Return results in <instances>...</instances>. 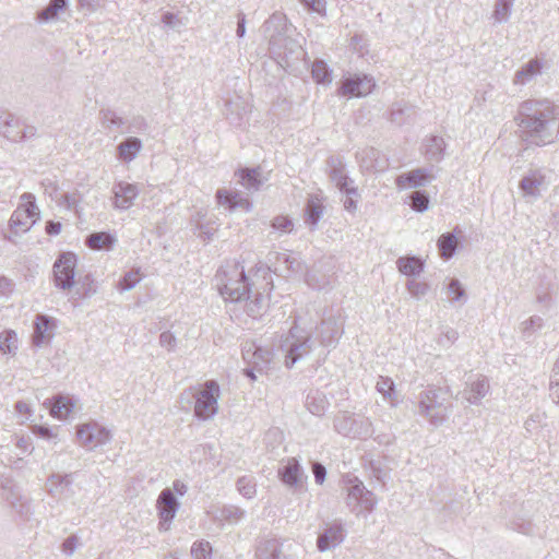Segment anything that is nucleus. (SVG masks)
Listing matches in <instances>:
<instances>
[{
  "instance_id": "1",
  "label": "nucleus",
  "mask_w": 559,
  "mask_h": 559,
  "mask_svg": "<svg viewBox=\"0 0 559 559\" xmlns=\"http://www.w3.org/2000/svg\"><path fill=\"white\" fill-rule=\"evenodd\" d=\"M514 119L528 145H548L559 134V107L548 98L522 102Z\"/></svg>"
},
{
  "instance_id": "2",
  "label": "nucleus",
  "mask_w": 559,
  "mask_h": 559,
  "mask_svg": "<svg viewBox=\"0 0 559 559\" xmlns=\"http://www.w3.org/2000/svg\"><path fill=\"white\" fill-rule=\"evenodd\" d=\"M215 284L225 300L237 302L251 292L250 283L240 263L231 262L222 266L215 275Z\"/></svg>"
},
{
  "instance_id": "3",
  "label": "nucleus",
  "mask_w": 559,
  "mask_h": 559,
  "mask_svg": "<svg viewBox=\"0 0 559 559\" xmlns=\"http://www.w3.org/2000/svg\"><path fill=\"white\" fill-rule=\"evenodd\" d=\"M219 385L214 380H209L198 386L183 390L180 401L188 405L193 403L194 415L201 420L213 418L218 411Z\"/></svg>"
},
{
  "instance_id": "4",
  "label": "nucleus",
  "mask_w": 559,
  "mask_h": 559,
  "mask_svg": "<svg viewBox=\"0 0 559 559\" xmlns=\"http://www.w3.org/2000/svg\"><path fill=\"white\" fill-rule=\"evenodd\" d=\"M344 484L345 503L357 518L369 514L376 509L378 504L377 496L358 477L347 475L344 478Z\"/></svg>"
},
{
  "instance_id": "5",
  "label": "nucleus",
  "mask_w": 559,
  "mask_h": 559,
  "mask_svg": "<svg viewBox=\"0 0 559 559\" xmlns=\"http://www.w3.org/2000/svg\"><path fill=\"white\" fill-rule=\"evenodd\" d=\"M445 392L441 388L429 386L418 394V414L432 426H441L449 413Z\"/></svg>"
},
{
  "instance_id": "6",
  "label": "nucleus",
  "mask_w": 559,
  "mask_h": 559,
  "mask_svg": "<svg viewBox=\"0 0 559 559\" xmlns=\"http://www.w3.org/2000/svg\"><path fill=\"white\" fill-rule=\"evenodd\" d=\"M312 346L313 341L310 332L294 323L281 344V348L285 353V366L293 368L298 360L307 357L311 353Z\"/></svg>"
},
{
  "instance_id": "7",
  "label": "nucleus",
  "mask_w": 559,
  "mask_h": 559,
  "mask_svg": "<svg viewBox=\"0 0 559 559\" xmlns=\"http://www.w3.org/2000/svg\"><path fill=\"white\" fill-rule=\"evenodd\" d=\"M38 218L39 209L35 203V197L25 192L21 195V204L11 215L10 227L15 234L26 233Z\"/></svg>"
},
{
  "instance_id": "8",
  "label": "nucleus",
  "mask_w": 559,
  "mask_h": 559,
  "mask_svg": "<svg viewBox=\"0 0 559 559\" xmlns=\"http://www.w3.org/2000/svg\"><path fill=\"white\" fill-rule=\"evenodd\" d=\"M335 430L353 438H368L372 435V421L365 416H355L348 412L340 413L334 418Z\"/></svg>"
},
{
  "instance_id": "9",
  "label": "nucleus",
  "mask_w": 559,
  "mask_h": 559,
  "mask_svg": "<svg viewBox=\"0 0 559 559\" xmlns=\"http://www.w3.org/2000/svg\"><path fill=\"white\" fill-rule=\"evenodd\" d=\"M549 185L550 180L545 169L531 168L521 178L519 189L527 202H534L543 195Z\"/></svg>"
},
{
  "instance_id": "10",
  "label": "nucleus",
  "mask_w": 559,
  "mask_h": 559,
  "mask_svg": "<svg viewBox=\"0 0 559 559\" xmlns=\"http://www.w3.org/2000/svg\"><path fill=\"white\" fill-rule=\"evenodd\" d=\"M277 476L293 493L306 489L308 476L296 457L283 460L277 468Z\"/></svg>"
},
{
  "instance_id": "11",
  "label": "nucleus",
  "mask_w": 559,
  "mask_h": 559,
  "mask_svg": "<svg viewBox=\"0 0 559 559\" xmlns=\"http://www.w3.org/2000/svg\"><path fill=\"white\" fill-rule=\"evenodd\" d=\"M76 438L82 447L93 450L110 442L112 433L97 421H90L76 427Z\"/></svg>"
},
{
  "instance_id": "12",
  "label": "nucleus",
  "mask_w": 559,
  "mask_h": 559,
  "mask_svg": "<svg viewBox=\"0 0 559 559\" xmlns=\"http://www.w3.org/2000/svg\"><path fill=\"white\" fill-rule=\"evenodd\" d=\"M346 538V527L341 519L323 523L322 530L317 538V548L325 552L337 548Z\"/></svg>"
},
{
  "instance_id": "13",
  "label": "nucleus",
  "mask_w": 559,
  "mask_h": 559,
  "mask_svg": "<svg viewBox=\"0 0 559 559\" xmlns=\"http://www.w3.org/2000/svg\"><path fill=\"white\" fill-rule=\"evenodd\" d=\"M76 255L63 252L53 264L55 285L63 290L70 289L74 284Z\"/></svg>"
},
{
  "instance_id": "14",
  "label": "nucleus",
  "mask_w": 559,
  "mask_h": 559,
  "mask_svg": "<svg viewBox=\"0 0 559 559\" xmlns=\"http://www.w3.org/2000/svg\"><path fill=\"white\" fill-rule=\"evenodd\" d=\"M179 506V501L171 488H165L160 491L156 501V509L159 518V531L166 532L169 530L170 523L174 520Z\"/></svg>"
},
{
  "instance_id": "15",
  "label": "nucleus",
  "mask_w": 559,
  "mask_h": 559,
  "mask_svg": "<svg viewBox=\"0 0 559 559\" xmlns=\"http://www.w3.org/2000/svg\"><path fill=\"white\" fill-rule=\"evenodd\" d=\"M330 179L345 194L359 197L358 189L353 186V180L345 173V165L340 157L331 156L328 159Z\"/></svg>"
},
{
  "instance_id": "16",
  "label": "nucleus",
  "mask_w": 559,
  "mask_h": 559,
  "mask_svg": "<svg viewBox=\"0 0 559 559\" xmlns=\"http://www.w3.org/2000/svg\"><path fill=\"white\" fill-rule=\"evenodd\" d=\"M112 206L116 210L126 211L133 204L140 194L139 186L127 181H118L112 186Z\"/></svg>"
},
{
  "instance_id": "17",
  "label": "nucleus",
  "mask_w": 559,
  "mask_h": 559,
  "mask_svg": "<svg viewBox=\"0 0 559 559\" xmlns=\"http://www.w3.org/2000/svg\"><path fill=\"white\" fill-rule=\"evenodd\" d=\"M376 83L373 78L366 74H355L354 76L346 78L341 86V94L364 97L372 92Z\"/></svg>"
},
{
  "instance_id": "18",
  "label": "nucleus",
  "mask_w": 559,
  "mask_h": 559,
  "mask_svg": "<svg viewBox=\"0 0 559 559\" xmlns=\"http://www.w3.org/2000/svg\"><path fill=\"white\" fill-rule=\"evenodd\" d=\"M215 197L217 203L230 212L240 209L248 213L252 210L250 200L239 191L218 189Z\"/></svg>"
},
{
  "instance_id": "19",
  "label": "nucleus",
  "mask_w": 559,
  "mask_h": 559,
  "mask_svg": "<svg viewBox=\"0 0 559 559\" xmlns=\"http://www.w3.org/2000/svg\"><path fill=\"white\" fill-rule=\"evenodd\" d=\"M490 384L487 377L477 374L474 380L466 382L462 394L464 400L471 405H478L480 401L489 393Z\"/></svg>"
},
{
  "instance_id": "20",
  "label": "nucleus",
  "mask_w": 559,
  "mask_h": 559,
  "mask_svg": "<svg viewBox=\"0 0 559 559\" xmlns=\"http://www.w3.org/2000/svg\"><path fill=\"white\" fill-rule=\"evenodd\" d=\"M433 178L435 176L429 169L416 168L397 176L395 185L401 190L408 188H419L424 187L427 182H430Z\"/></svg>"
},
{
  "instance_id": "21",
  "label": "nucleus",
  "mask_w": 559,
  "mask_h": 559,
  "mask_svg": "<svg viewBox=\"0 0 559 559\" xmlns=\"http://www.w3.org/2000/svg\"><path fill=\"white\" fill-rule=\"evenodd\" d=\"M55 321L45 314H37L34 321L33 345L41 347L53 337Z\"/></svg>"
},
{
  "instance_id": "22",
  "label": "nucleus",
  "mask_w": 559,
  "mask_h": 559,
  "mask_svg": "<svg viewBox=\"0 0 559 559\" xmlns=\"http://www.w3.org/2000/svg\"><path fill=\"white\" fill-rule=\"evenodd\" d=\"M284 544L277 539L261 540L255 550L257 559H296L295 555H283Z\"/></svg>"
},
{
  "instance_id": "23",
  "label": "nucleus",
  "mask_w": 559,
  "mask_h": 559,
  "mask_svg": "<svg viewBox=\"0 0 559 559\" xmlns=\"http://www.w3.org/2000/svg\"><path fill=\"white\" fill-rule=\"evenodd\" d=\"M23 122L13 114L0 110V133L11 142H20V128Z\"/></svg>"
},
{
  "instance_id": "24",
  "label": "nucleus",
  "mask_w": 559,
  "mask_h": 559,
  "mask_svg": "<svg viewBox=\"0 0 559 559\" xmlns=\"http://www.w3.org/2000/svg\"><path fill=\"white\" fill-rule=\"evenodd\" d=\"M542 69L543 63L539 59H531L520 70L515 72L513 78V84L525 85L532 82L537 75L542 73Z\"/></svg>"
},
{
  "instance_id": "25",
  "label": "nucleus",
  "mask_w": 559,
  "mask_h": 559,
  "mask_svg": "<svg viewBox=\"0 0 559 559\" xmlns=\"http://www.w3.org/2000/svg\"><path fill=\"white\" fill-rule=\"evenodd\" d=\"M343 333L335 318L323 320L320 329V342L323 346H331L337 343Z\"/></svg>"
},
{
  "instance_id": "26",
  "label": "nucleus",
  "mask_w": 559,
  "mask_h": 559,
  "mask_svg": "<svg viewBox=\"0 0 559 559\" xmlns=\"http://www.w3.org/2000/svg\"><path fill=\"white\" fill-rule=\"evenodd\" d=\"M71 486V474L52 473L46 481L47 492L52 497L62 496Z\"/></svg>"
},
{
  "instance_id": "27",
  "label": "nucleus",
  "mask_w": 559,
  "mask_h": 559,
  "mask_svg": "<svg viewBox=\"0 0 559 559\" xmlns=\"http://www.w3.org/2000/svg\"><path fill=\"white\" fill-rule=\"evenodd\" d=\"M142 146V141L139 138H127L117 146V156L120 160L130 163L139 155Z\"/></svg>"
},
{
  "instance_id": "28",
  "label": "nucleus",
  "mask_w": 559,
  "mask_h": 559,
  "mask_svg": "<svg viewBox=\"0 0 559 559\" xmlns=\"http://www.w3.org/2000/svg\"><path fill=\"white\" fill-rule=\"evenodd\" d=\"M117 239L114 235L99 231L88 235L85 239V245L92 250H111Z\"/></svg>"
},
{
  "instance_id": "29",
  "label": "nucleus",
  "mask_w": 559,
  "mask_h": 559,
  "mask_svg": "<svg viewBox=\"0 0 559 559\" xmlns=\"http://www.w3.org/2000/svg\"><path fill=\"white\" fill-rule=\"evenodd\" d=\"M20 347V340L14 330L8 329L0 332V353L14 357Z\"/></svg>"
},
{
  "instance_id": "30",
  "label": "nucleus",
  "mask_w": 559,
  "mask_h": 559,
  "mask_svg": "<svg viewBox=\"0 0 559 559\" xmlns=\"http://www.w3.org/2000/svg\"><path fill=\"white\" fill-rule=\"evenodd\" d=\"M247 302H246V312L248 316L252 318H258L262 316V313L265 311L267 307V299L264 295L257 292L253 297L251 298L250 293H248L247 296H245Z\"/></svg>"
},
{
  "instance_id": "31",
  "label": "nucleus",
  "mask_w": 559,
  "mask_h": 559,
  "mask_svg": "<svg viewBox=\"0 0 559 559\" xmlns=\"http://www.w3.org/2000/svg\"><path fill=\"white\" fill-rule=\"evenodd\" d=\"M323 210L322 201L318 197H310L305 209L306 223L314 228L323 215Z\"/></svg>"
},
{
  "instance_id": "32",
  "label": "nucleus",
  "mask_w": 559,
  "mask_h": 559,
  "mask_svg": "<svg viewBox=\"0 0 559 559\" xmlns=\"http://www.w3.org/2000/svg\"><path fill=\"white\" fill-rule=\"evenodd\" d=\"M239 183L247 189L249 192H255L262 186L261 174L259 169H241L239 171Z\"/></svg>"
},
{
  "instance_id": "33",
  "label": "nucleus",
  "mask_w": 559,
  "mask_h": 559,
  "mask_svg": "<svg viewBox=\"0 0 559 559\" xmlns=\"http://www.w3.org/2000/svg\"><path fill=\"white\" fill-rule=\"evenodd\" d=\"M74 404L69 396L58 395L53 397L50 415L58 419H66L73 412Z\"/></svg>"
},
{
  "instance_id": "34",
  "label": "nucleus",
  "mask_w": 559,
  "mask_h": 559,
  "mask_svg": "<svg viewBox=\"0 0 559 559\" xmlns=\"http://www.w3.org/2000/svg\"><path fill=\"white\" fill-rule=\"evenodd\" d=\"M376 390L383 396L384 400L390 402L392 407L397 405L395 384L391 378L379 376L376 383Z\"/></svg>"
},
{
  "instance_id": "35",
  "label": "nucleus",
  "mask_w": 559,
  "mask_h": 559,
  "mask_svg": "<svg viewBox=\"0 0 559 559\" xmlns=\"http://www.w3.org/2000/svg\"><path fill=\"white\" fill-rule=\"evenodd\" d=\"M445 142L443 138L431 135L427 139L425 154L428 159L440 162L443 158Z\"/></svg>"
},
{
  "instance_id": "36",
  "label": "nucleus",
  "mask_w": 559,
  "mask_h": 559,
  "mask_svg": "<svg viewBox=\"0 0 559 559\" xmlns=\"http://www.w3.org/2000/svg\"><path fill=\"white\" fill-rule=\"evenodd\" d=\"M399 271L407 276L418 275L424 270V263L417 257L400 258L396 261Z\"/></svg>"
},
{
  "instance_id": "37",
  "label": "nucleus",
  "mask_w": 559,
  "mask_h": 559,
  "mask_svg": "<svg viewBox=\"0 0 559 559\" xmlns=\"http://www.w3.org/2000/svg\"><path fill=\"white\" fill-rule=\"evenodd\" d=\"M457 238L451 233L443 234L439 237L437 246L441 258L444 260L451 259L457 248Z\"/></svg>"
},
{
  "instance_id": "38",
  "label": "nucleus",
  "mask_w": 559,
  "mask_h": 559,
  "mask_svg": "<svg viewBox=\"0 0 559 559\" xmlns=\"http://www.w3.org/2000/svg\"><path fill=\"white\" fill-rule=\"evenodd\" d=\"M275 272H297L300 270L299 261L287 253H275Z\"/></svg>"
},
{
  "instance_id": "39",
  "label": "nucleus",
  "mask_w": 559,
  "mask_h": 559,
  "mask_svg": "<svg viewBox=\"0 0 559 559\" xmlns=\"http://www.w3.org/2000/svg\"><path fill=\"white\" fill-rule=\"evenodd\" d=\"M311 74L313 80L320 84H330L332 82V71L322 60H317L312 64Z\"/></svg>"
},
{
  "instance_id": "40",
  "label": "nucleus",
  "mask_w": 559,
  "mask_h": 559,
  "mask_svg": "<svg viewBox=\"0 0 559 559\" xmlns=\"http://www.w3.org/2000/svg\"><path fill=\"white\" fill-rule=\"evenodd\" d=\"M544 320L539 316H532L519 324V331L523 338H530L537 330L542 329Z\"/></svg>"
},
{
  "instance_id": "41",
  "label": "nucleus",
  "mask_w": 559,
  "mask_h": 559,
  "mask_svg": "<svg viewBox=\"0 0 559 559\" xmlns=\"http://www.w3.org/2000/svg\"><path fill=\"white\" fill-rule=\"evenodd\" d=\"M67 5L68 0H50L48 5L39 12L38 19L40 21L53 20Z\"/></svg>"
},
{
  "instance_id": "42",
  "label": "nucleus",
  "mask_w": 559,
  "mask_h": 559,
  "mask_svg": "<svg viewBox=\"0 0 559 559\" xmlns=\"http://www.w3.org/2000/svg\"><path fill=\"white\" fill-rule=\"evenodd\" d=\"M378 156L379 152L373 147H367L357 153V158L359 159L361 167L367 170L378 169V166L374 163Z\"/></svg>"
},
{
  "instance_id": "43",
  "label": "nucleus",
  "mask_w": 559,
  "mask_h": 559,
  "mask_svg": "<svg viewBox=\"0 0 559 559\" xmlns=\"http://www.w3.org/2000/svg\"><path fill=\"white\" fill-rule=\"evenodd\" d=\"M245 510L236 506H225L219 512V520L236 524L245 518Z\"/></svg>"
},
{
  "instance_id": "44",
  "label": "nucleus",
  "mask_w": 559,
  "mask_h": 559,
  "mask_svg": "<svg viewBox=\"0 0 559 559\" xmlns=\"http://www.w3.org/2000/svg\"><path fill=\"white\" fill-rule=\"evenodd\" d=\"M409 205L416 212H425L429 207V195L425 191H414L409 194Z\"/></svg>"
},
{
  "instance_id": "45",
  "label": "nucleus",
  "mask_w": 559,
  "mask_h": 559,
  "mask_svg": "<svg viewBox=\"0 0 559 559\" xmlns=\"http://www.w3.org/2000/svg\"><path fill=\"white\" fill-rule=\"evenodd\" d=\"M445 293L451 302L460 301L461 299H466L465 289L463 288L461 282L456 278H452L448 286L445 287Z\"/></svg>"
},
{
  "instance_id": "46",
  "label": "nucleus",
  "mask_w": 559,
  "mask_h": 559,
  "mask_svg": "<svg viewBox=\"0 0 559 559\" xmlns=\"http://www.w3.org/2000/svg\"><path fill=\"white\" fill-rule=\"evenodd\" d=\"M141 278L142 275L140 273V269H133L126 273L124 276L119 281L118 287L121 292L130 290L135 287Z\"/></svg>"
},
{
  "instance_id": "47",
  "label": "nucleus",
  "mask_w": 559,
  "mask_h": 559,
  "mask_svg": "<svg viewBox=\"0 0 559 559\" xmlns=\"http://www.w3.org/2000/svg\"><path fill=\"white\" fill-rule=\"evenodd\" d=\"M204 216V213L198 212L195 217L193 218V222L195 224L197 229L199 230L200 237L210 240L214 236L216 228L210 223H202Z\"/></svg>"
},
{
  "instance_id": "48",
  "label": "nucleus",
  "mask_w": 559,
  "mask_h": 559,
  "mask_svg": "<svg viewBox=\"0 0 559 559\" xmlns=\"http://www.w3.org/2000/svg\"><path fill=\"white\" fill-rule=\"evenodd\" d=\"M257 485L253 478L250 477H240L237 480V489L238 491L247 499H252L257 493Z\"/></svg>"
},
{
  "instance_id": "49",
  "label": "nucleus",
  "mask_w": 559,
  "mask_h": 559,
  "mask_svg": "<svg viewBox=\"0 0 559 559\" xmlns=\"http://www.w3.org/2000/svg\"><path fill=\"white\" fill-rule=\"evenodd\" d=\"M271 227L282 234H289L294 229L293 221L285 215H277L271 221Z\"/></svg>"
},
{
  "instance_id": "50",
  "label": "nucleus",
  "mask_w": 559,
  "mask_h": 559,
  "mask_svg": "<svg viewBox=\"0 0 559 559\" xmlns=\"http://www.w3.org/2000/svg\"><path fill=\"white\" fill-rule=\"evenodd\" d=\"M212 552L211 544L206 540L193 543L191 547V556L194 559H209Z\"/></svg>"
},
{
  "instance_id": "51",
  "label": "nucleus",
  "mask_w": 559,
  "mask_h": 559,
  "mask_svg": "<svg viewBox=\"0 0 559 559\" xmlns=\"http://www.w3.org/2000/svg\"><path fill=\"white\" fill-rule=\"evenodd\" d=\"M406 287L409 294L417 299L424 297L429 290V285L426 282H419L416 280H409Z\"/></svg>"
},
{
  "instance_id": "52",
  "label": "nucleus",
  "mask_w": 559,
  "mask_h": 559,
  "mask_svg": "<svg viewBox=\"0 0 559 559\" xmlns=\"http://www.w3.org/2000/svg\"><path fill=\"white\" fill-rule=\"evenodd\" d=\"M512 5L496 1L492 19L496 23H506L511 14Z\"/></svg>"
},
{
  "instance_id": "53",
  "label": "nucleus",
  "mask_w": 559,
  "mask_h": 559,
  "mask_svg": "<svg viewBox=\"0 0 559 559\" xmlns=\"http://www.w3.org/2000/svg\"><path fill=\"white\" fill-rule=\"evenodd\" d=\"M158 343L168 353H173L177 348L178 341L173 332L164 331L159 334Z\"/></svg>"
},
{
  "instance_id": "54",
  "label": "nucleus",
  "mask_w": 559,
  "mask_h": 559,
  "mask_svg": "<svg viewBox=\"0 0 559 559\" xmlns=\"http://www.w3.org/2000/svg\"><path fill=\"white\" fill-rule=\"evenodd\" d=\"M32 432L43 439L52 440L55 443L59 442L58 432L56 429L46 426L34 425L32 427Z\"/></svg>"
},
{
  "instance_id": "55",
  "label": "nucleus",
  "mask_w": 559,
  "mask_h": 559,
  "mask_svg": "<svg viewBox=\"0 0 559 559\" xmlns=\"http://www.w3.org/2000/svg\"><path fill=\"white\" fill-rule=\"evenodd\" d=\"M459 338V333L455 329L453 328H445L439 338H438V344L443 346V347H449L451 346L452 344H454L456 342V340Z\"/></svg>"
},
{
  "instance_id": "56",
  "label": "nucleus",
  "mask_w": 559,
  "mask_h": 559,
  "mask_svg": "<svg viewBox=\"0 0 559 559\" xmlns=\"http://www.w3.org/2000/svg\"><path fill=\"white\" fill-rule=\"evenodd\" d=\"M80 545L79 536L72 534L63 540L61 544V550L66 556L71 557Z\"/></svg>"
},
{
  "instance_id": "57",
  "label": "nucleus",
  "mask_w": 559,
  "mask_h": 559,
  "mask_svg": "<svg viewBox=\"0 0 559 559\" xmlns=\"http://www.w3.org/2000/svg\"><path fill=\"white\" fill-rule=\"evenodd\" d=\"M10 503L12 508H14L22 515H26L31 512L29 499L25 497H16L14 500H11Z\"/></svg>"
},
{
  "instance_id": "58",
  "label": "nucleus",
  "mask_w": 559,
  "mask_h": 559,
  "mask_svg": "<svg viewBox=\"0 0 559 559\" xmlns=\"http://www.w3.org/2000/svg\"><path fill=\"white\" fill-rule=\"evenodd\" d=\"M102 120H103V123L107 127H110V126L121 127L124 123L123 119L121 117L117 116V114L111 110L102 111Z\"/></svg>"
},
{
  "instance_id": "59",
  "label": "nucleus",
  "mask_w": 559,
  "mask_h": 559,
  "mask_svg": "<svg viewBox=\"0 0 559 559\" xmlns=\"http://www.w3.org/2000/svg\"><path fill=\"white\" fill-rule=\"evenodd\" d=\"M59 205L64 206L68 210L75 209L79 202V197L76 193H62L59 199H57Z\"/></svg>"
},
{
  "instance_id": "60",
  "label": "nucleus",
  "mask_w": 559,
  "mask_h": 559,
  "mask_svg": "<svg viewBox=\"0 0 559 559\" xmlns=\"http://www.w3.org/2000/svg\"><path fill=\"white\" fill-rule=\"evenodd\" d=\"M309 10L323 15L325 13V0H300Z\"/></svg>"
},
{
  "instance_id": "61",
  "label": "nucleus",
  "mask_w": 559,
  "mask_h": 559,
  "mask_svg": "<svg viewBox=\"0 0 559 559\" xmlns=\"http://www.w3.org/2000/svg\"><path fill=\"white\" fill-rule=\"evenodd\" d=\"M312 473H313L316 483L319 485H322L324 483L325 476H326L325 467L321 463L314 462L312 464Z\"/></svg>"
},
{
  "instance_id": "62",
  "label": "nucleus",
  "mask_w": 559,
  "mask_h": 559,
  "mask_svg": "<svg viewBox=\"0 0 559 559\" xmlns=\"http://www.w3.org/2000/svg\"><path fill=\"white\" fill-rule=\"evenodd\" d=\"M253 364L259 365L260 362H269L272 358V353L269 349L255 348L253 353Z\"/></svg>"
},
{
  "instance_id": "63",
  "label": "nucleus",
  "mask_w": 559,
  "mask_h": 559,
  "mask_svg": "<svg viewBox=\"0 0 559 559\" xmlns=\"http://www.w3.org/2000/svg\"><path fill=\"white\" fill-rule=\"evenodd\" d=\"M545 414L534 413L525 421L524 426L527 431H532L543 420Z\"/></svg>"
},
{
  "instance_id": "64",
  "label": "nucleus",
  "mask_w": 559,
  "mask_h": 559,
  "mask_svg": "<svg viewBox=\"0 0 559 559\" xmlns=\"http://www.w3.org/2000/svg\"><path fill=\"white\" fill-rule=\"evenodd\" d=\"M549 399L559 406V381L549 379Z\"/></svg>"
}]
</instances>
